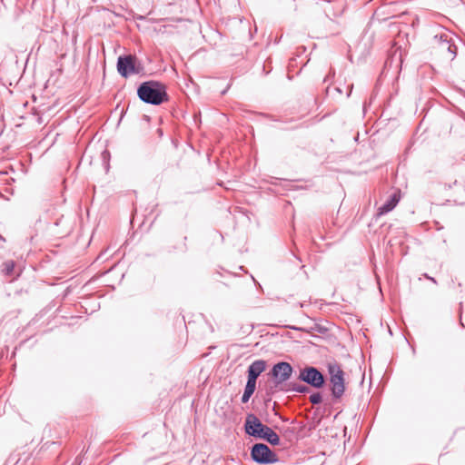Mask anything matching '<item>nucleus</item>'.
<instances>
[{
	"mask_svg": "<svg viewBox=\"0 0 465 465\" xmlns=\"http://www.w3.org/2000/svg\"><path fill=\"white\" fill-rule=\"evenodd\" d=\"M244 429L248 435L264 440L273 446H277L281 442L278 434L272 428L262 424L259 418L252 413L246 416Z\"/></svg>",
	"mask_w": 465,
	"mask_h": 465,
	"instance_id": "obj_1",
	"label": "nucleus"
},
{
	"mask_svg": "<svg viewBox=\"0 0 465 465\" xmlns=\"http://www.w3.org/2000/svg\"><path fill=\"white\" fill-rule=\"evenodd\" d=\"M137 94L143 102L153 105H159L168 100L165 85L156 81L141 84Z\"/></svg>",
	"mask_w": 465,
	"mask_h": 465,
	"instance_id": "obj_2",
	"label": "nucleus"
},
{
	"mask_svg": "<svg viewBox=\"0 0 465 465\" xmlns=\"http://www.w3.org/2000/svg\"><path fill=\"white\" fill-rule=\"evenodd\" d=\"M330 374V385L331 395L334 399H340L345 391L344 372L337 363L328 365Z\"/></svg>",
	"mask_w": 465,
	"mask_h": 465,
	"instance_id": "obj_3",
	"label": "nucleus"
},
{
	"mask_svg": "<svg viewBox=\"0 0 465 465\" xmlns=\"http://www.w3.org/2000/svg\"><path fill=\"white\" fill-rule=\"evenodd\" d=\"M143 70L142 63L135 55L128 54L119 56L117 60V71L124 78L132 74H140Z\"/></svg>",
	"mask_w": 465,
	"mask_h": 465,
	"instance_id": "obj_4",
	"label": "nucleus"
},
{
	"mask_svg": "<svg viewBox=\"0 0 465 465\" xmlns=\"http://www.w3.org/2000/svg\"><path fill=\"white\" fill-rule=\"evenodd\" d=\"M251 457L261 464H272L278 460L277 455L264 443L254 444L251 450Z\"/></svg>",
	"mask_w": 465,
	"mask_h": 465,
	"instance_id": "obj_5",
	"label": "nucleus"
},
{
	"mask_svg": "<svg viewBox=\"0 0 465 465\" xmlns=\"http://www.w3.org/2000/svg\"><path fill=\"white\" fill-rule=\"evenodd\" d=\"M435 39L437 45L435 46L436 51L442 55L443 59L452 61L457 54V46L451 43V38L447 34H442L440 35L439 40L437 36H435Z\"/></svg>",
	"mask_w": 465,
	"mask_h": 465,
	"instance_id": "obj_6",
	"label": "nucleus"
},
{
	"mask_svg": "<svg viewBox=\"0 0 465 465\" xmlns=\"http://www.w3.org/2000/svg\"><path fill=\"white\" fill-rule=\"evenodd\" d=\"M299 379L314 388H322L324 384V377L315 367H305L300 372Z\"/></svg>",
	"mask_w": 465,
	"mask_h": 465,
	"instance_id": "obj_7",
	"label": "nucleus"
},
{
	"mask_svg": "<svg viewBox=\"0 0 465 465\" xmlns=\"http://www.w3.org/2000/svg\"><path fill=\"white\" fill-rule=\"evenodd\" d=\"M292 373V367L290 363L282 361L276 363L272 371V376L276 380L277 383H282L290 379Z\"/></svg>",
	"mask_w": 465,
	"mask_h": 465,
	"instance_id": "obj_8",
	"label": "nucleus"
},
{
	"mask_svg": "<svg viewBox=\"0 0 465 465\" xmlns=\"http://www.w3.org/2000/svg\"><path fill=\"white\" fill-rule=\"evenodd\" d=\"M267 363L263 360H256L248 367V377L249 380L257 381L258 377L265 371Z\"/></svg>",
	"mask_w": 465,
	"mask_h": 465,
	"instance_id": "obj_9",
	"label": "nucleus"
},
{
	"mask_svg": "<svg viewBox=\"0 0 465 465\" xmlns=\"http://www.w3.org/2000/svg\"><path fill=\"white\" fill-rule=\"evenodd\" d=\"M400 201V195L398 193H393L391 195L387 201L379 207L378 214L383 215L391 211H392Z\"/></svg>",
	"mask_w": 465,
	"mask_h": 465,
	"instance_id": "obj_10",
	"label": "nucleus"
},
{
	"mask_svg": "<svg viewBox=\"0 0 465 465\" xmlns=\"http://www.w3.org/2000/svg\"><path fill=\"white\" fill-rule=\"evenodd\" d=\"M256 389V381L253 380L247 379L244 392L242 396V402L246 403L253 394Z\"/></svg>",
	"mask_w": 465,
	"mask_h": 465,
	"instance_id": "obj_11",
	"label": "nucleus"
},
{
	"mask_svg": "<svg viewBox=\"0 0 465 465\" xmlns=\"http://www.w3.org/2000/svg\"><path fill=\"white\" fill-rule=\"evenodd\" d=\"M15 264L14 261H6L2 265V272L6 276H12L15 270Z\"/></svg>",
	"mask_w": 465,
	"mask_h": 465,
	"instance_id": "obj_12",
	"label": "nucleus"
},
{
	"mask_svg": "<svg viewBox=\"0 0 465 465\" xmlns=\"http://www.w3.org/2000/svg\"><path fill=\"white\" fill-rule=\"evenodd\" d=\"M322 401V394L320 392H315V393H312L311 396H310V401L313 404V405H316V404H320Z\"/></svg>",
	"mask_w": 465,
	"mask_h": 465,
	"instance_id": "obj_13",
	"label": "nucleus"
},
{
	"mask_svg": "<svg viewBox=\"0 0 465 465\" xmlns=\"http://www.w3.org/2000/svg\"><path fill=\"white\" fill-rule=\"evenodd\" d=\"M308 388L304 385H299L297 388H295V391H298V392H301V393H304L306 391H308Z\"/></svg>",
	"mask_w": 465,
	"mask_h": 465,
	"instance_id": "obj_14",
	"label": "nucleus"
},
{
	"mask_svg": "<svg viewBox=\"0 0 465 465\" xmlns=\"http://www.w3.org/2000/svg\"><path fill=\"white\" fill-rule=\"evenodd\" d=\"M425 277H426L427 279L430 280L431 282H433L434 283H436V280H435L434 278L430 277V276H428L427 274H425Z\"/></svg>",
	"mask_w": 465,
	"mask_h": 465,
	"instance_id": "obj_15",
	"label": "nucleus"
},
{
	"mask_svg": "<svg viewBox=\"0 0 465 465\" xmlns=\"http://www.w3.org/2000/svg\"><path fill=\"white\" fill-rule=\"evenodd\" d=\"M81 460L79 458L75 459V465H80Z\"/></svg>",
	"mask_w": 465,
	"mask_h": 465,
	"instance_id": "obj_16",
	"label": "nucleus"
},
{
	"mask_svg": "<svg viewBox=\"0 0 465 465\" xmlns=\"http://www.w3.org/2000/svg\"><path fill=\"white\" fill-rule=\"evenodd\" d=\"M108 154H109V153L107 151H104V153H103L104 158L105 157V155H108Z\"/></svg>",
	"mask_w": 465,
	"mask_h": 465,
	"instance_id": "obj_17",
	"label": "nucleus"
},
{
	"mask_svg": "<svg viewBox=\"0 0 465 465\" xmlns=\"http://www.w3.org/2000/svg\"><path fill=\"white\" fill-rule=\"evenodd\" d=\"M351 89H352V85H351V87H350V92H349V94H347V96H350V94H351Z\"/></svg>",
	"mask_w": 465,
	"mask_h": 465,
	"instance_id": "obj_18",
	"label": "nucleus"
},
{
	"mask_svg": "<svg viewBox=\"0 0 465 465\" xmlns=\"http://www.w3.org/2000/svg\"><path fill=\"white\" fill-rule=\"evenodd\" d=\"M328 78H329V75L326 76V78L324 79V82H327Z\"/></svg>",
	"mask_w": 465,
	"mask_h": 465,
	"instance_id": "obj_19",
	"label": "nucleus"
}]
</instances>
